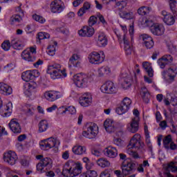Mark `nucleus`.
<instances>
[{
	"label": "nucleus",
	"instance_id": "obj_62",
	"mask_svg": "<svg viewBox=\"0 0 177 177\" xmlns=\"http://www.w3.org/2000/svg\"><path fill=\"white\" fill-rule=\"evenodd\" d=\"M62 158L64 160H68L70 158V152L68 151H66L62 153Z\"/></svg>",
	"mask_w": 177,
	"mask_h": 177
},
{
	"label": "nucleus",
	"instance_id": "obj_22",
	"mask_svg": "<svg viewBox=\"0 0 177 177\" xmlns=\"http://www.w3.org/2000/svg\"><path fill=\"white\" fill-rule=\"evenodd\" d=\"M78 34L80 37H93L95 34V29L91 26H84L81 30L78 31Z\"/></svg>",
	"mask_w": 177,
	"mask_h": 177
},
{
	"label": "nucleus",
	"instance_id": "obj_17",
	"mask_svg": "<svg viewBox=\"0 0 177 177\" xmlns=\"http://www.w3.org/2000/svg\"><path fill=\"white\" fill-rule=\"evenodd\" d=\"M176 69L169 68L167 71H164L162 73V75L165 80L167 82H172L175 80V77H176Z\"/></svg>",
	"mask_w": 177,
	"mask_h": 177
},
{
	"label": "nucleus",
	"instance_id": "obj_35",
	"mask_svg": "<svg viewBox=\"0 0 177 177\" xmlns=\"http://www.w3.org/2000/svg\"><path fill=\"white\" fill-rule=\"evenodd\" d=\"M21 78L23 81L25 82H30V81L32 80V75L31 73V71H26L22 73Z\"/></svg>",
	"mask_w": 177,
	"mask_h": 177
},
{
	"label": "nucleus",
	"instance_id": "obj_52",
	"mask_svg": "<svg viewBox=\"0 0 177 177\" xmlns=\"http://www.w3.org/2000/svg\"><path fill=\"white\" fill-rule=\"evenodd\" d=\"M3 50H9L10 49V41L9 40L4 41L1 44Z\"/></svg>",
	"mask_w": 177,
	"mask_h": 177
},
{
	"label": "nucleus",
	"instance_id": "obj_8",
	"mask_svg": "<svg viewBox=\"0 0 177 177\" xmlns=\"http://www.w3.org/2000/svg\"><path fill=\"white\" fill-rule=\"evenodd\" d=\"M37 53V46H32L26 49L21 53V57L26 62H35L36 58L34 55Z\"/></svg>",
	"mask_w": 177,
	"mask_h": 177
},
{
	"label": "nucleus",
	"instance_id": "obj_6",
	"mask_svg": "<svg viewBox=\"0 0 177 177\" xmlns=\"http://www.w3.org/2000/svg\"><path fill=\"white\" fill-rule=\"evenodd\" d=\"M53 165V161L50 158H44L37 165V171H39V174H44V172L51 169Z\"/></svg>",
	"mask_w": 177,
	"mask_h": 177
},
{
	"label": "nucleus",
	"instance_id": "obj_1",
	"mask_svg": "<svg viewBox=\"0 0 177 177\" xmlns=\"http://www.w3.org/2000/svg\"><path fill=\"white\" fill-rule=\"evenodd\" d=\"M82 172V165L80 162H75L74 160H68L64 166L62 175L59 177H75Z\"/></svg>",
	"mask_w": 177,
	"mask_h": 177
},
{
	"label": "nucleus",
	"instance_id": "obj_32",
	"mask_svg": "<svg viewBox=\"0 0 177 177\" xmlns=\"http://www.w3.org/2000/svg\"><path fill=\"white\" fill-rule=\"evenodd\" d=\"M119 16L121 19H124L125 20H132L135 19V15H133V12H132L120 11Z\"/></svg>",
	"mask_w": 177,
	"mask_h": 177
},
{
	"label": "nucleus",
	"instance_id": "obj_63",
	"mask_svg": "<svg viewBox=\"0 0 177 177\" xmlns=\"http://www.w3.org/2000/svg\"><path fill=\"white\" fill-rule=\"evenodd\" d=\"M85 13H86V11L82 7L77 12V16H79V17H82Z\"/></svg>",
	"mask_w": 177,
	"mask_h": 177
},
{
	"label": "nucleus",
	"instance_id": "obj_2",
	"mask_svg": "<svg viewBox=\"0 0 177 177\" xmlns=\"http://www.w3.org/2000/svg\"><path fill=\"white\" fill-rule=\"evenodd\" d=\"M145 143L142 142V136L139 133H136L133 138L130 140L129 145H127V153L133 157V158H139V154L136 151L132 150L136 149V150H145Z\"/></svg>",
	"mask_w": 177,
	"mask_h": 177
},
{
	"label": "nucleus",
	"instance_id": "obj_18",
	"mask_svg": "<svg viewBox=\"0 0 177 177\" xmlns=\"http://www.w3.org/2000/svg\"><path fill=\"white\" fill-rule=\"evenodd\" d=\"M3 159L5 162H7L9 165H15L16 161H17V155L15 151H10L4 154Z\"/></svg>",
	"mask_w": 177,
	"mask_h": 177
},
{
	"label": "nucleus",
	"instance_id": "obj_5",
	"mask_svg": "<svg viewBox=\"0 0 177 177\" xmlns=\"http://www.w3.org/2000/svg\"><path fill=\"white\" fill-rule=\"evenodd\" d=\"M145 24L147 27H150V31L153 35H162L165 31L164 26L161 24H153V21L149 19H145Z\"/></svg>",
	"mask_w": 177,
	"mask_h": 177
},
{
	"label": "nucleus",
	"instance_id": "obj_44",
	"mask_svg": "<svg viewBox=\"0 0 177 177\" xmlns=\"http://www.w3.org/2000/svg\"><path fill=\"white\" fill-rule=\"evenodd\" d=\"M22 18L20 15H14L10 17V24H16L17 23H20L21 21Z\"/></svg>",
	"mask_w": 177,
	"mask_h": 177
},
{
	"label": "nucleus",
	"instance_id": "obj_19",
	"mask_svg": "<svg viewBox=\"0 0 177 177\" xmlns=\"http://www.w3.org/2000/svg\"><path fill=\"white\" fill-rule=\"evenodd\" d=\"M79 103L82 106V107L89 106L90 104H92V94L89 93H84L80 97Z\"/></svg>",
	"mask_w": 177,
	"mask_h": 177
},
{
	"label": "nucleus",
	"instance_id": "obj_56",
	"mask_svg": "<svg viewBox=\"0 0 177 177\" xmlns=\"http://www.w3.org/2000/svg\"><path fill=\"white\" fill-rule=\"evenodd\" d=\"M66 111H68L69 114H75L77 109L74 106H68L66 108Z\"/></svg>",
	"mask_w": 177,
	"mask_h": 177
},
{
	"label": "nucleus",
	"instance_id": "obj_20",
	"mask_svg": "<svg viewBox=\"0 0 177 177\" xmlns=\"http://www.w3.org/2000/svg\"><path fill=\"white\" fill-rule=\"evenodd\" d=\"M162 16H163V21L167 26H174L175 24V15H171V13L167 12L166 10H162L161 12Z\"/></svg>",
	"mask_w": 177,
	"mask_h": 177
},
{
	"label": "nucleus",
	"instance_id": "obj_39",
	"mask_svg": "<svg viewBox=\"0 0 177 177\" xmlns=\"http://www.w3.org/2000/svg\"><path fill=\"white\" fill-rule=\"evenodd\" d=\"M12 109L13 105H11L10 103H8L7 105L4 106V117H10V115H12Z\"/></svg>",
	"mask_w": 177,
	"mask_h": 177
},
{
	"label": "nucleus",
	"instance_id": "obj_47",
	"mask_svg": "<svg viewBox=\"0 0 177 177\" xmlns=\"http://www.w3.org/2000/svg\"><path fill=\"white\" fill-rule=\"evenodd\" d=\"M26 86V89L24 91L25 95H26V96H31V93H32V91H34V86L30 83L27 84Z\"/></svg>",
	"mask_w": 177,
	"mask_h": 177
},
{
	"label": "nucleus",
	"instance_id": "obj_43",
	"mask_svg": "<svg viewBox=\"0 0 177 177\" xmlns=\"http://www.w3.org/2000/svg\"><path fill=\"white\" fill-rule=\"evenodd\" d=\"M171 143H172V136L168 135L163 139L164 147L166 148L167 150H169V145Z\"/></svg>",
	"mask_w": 177,
	"mask_h": 177
},
{
	"label": "nucleus",
	"instance_id": "obj_48",
	"mask_svg": "<svg viewBox=\"0 0 177 177\" xmlns=\"http://www.w3.org/2000/svg\"><path fill=\"white\" fill-rule=\"evenodd\" d=\"M32 19L41 24H44V23L46 21V19H45V18H44L42 16L36 14L32 15Z\"/></svg>",
	"mask_w": 177,
	"mask_h": 177
},
{
	"label": "nucleus",
	"instance_id": "obj_24",
	"mask_svg": "<svg viewBox=\"0 0 177 177\" xmlns=\"http://www.w3.org/2000/svg\"><path fill=\"white\" fill-rule=\"evenodd\" d=\"M104 127L109 133H111L113 132H115V129L117 128L115 127V122H114V120L111 119H106L104 122Z\"/></svg>",
	"mask_w": 177,
	"mask_h": 177
},
{
	"label": "nucleus",
	"instance_id": "obj_21",
	"mask_svg": "<svg viewBox=\"0 0 177 177\" xmlns=\"http://www.w3.org/2000/svg\"><path fill=\"white\" fill-rule=\"evenodd\" d=\"M8 126L13 133H21V126H20V123L17 119H12Z\"/></svg>",
	"mask_w": 177,
	"mask_h": 177
},
{
	"label": "nucleus",
	"instance_id": "obj_45",
	"mask_svg": "<svg viewBox=\"0 0 177 177\" xmlns=\"http://www.w3.org/2000/svg\"><path fill=\"white\" fill-rule=\"evenodd\" d=\"M112 2H115L116 6H119L122 9H124L128 4V0H109Z\"/></svg>",
	"mask_w": 177,
	"mask_h": 177
},
{
	"label": "nucleus",
	"instance_id": "obj_58",
	"mask_svg": "<svg viewBox=\"0 0 177 177\" xmlns=\"http://www.w3.org/2000/svg\"><path fill=\"white\" fill-rule=\"evenodd\" d=\"M97 18L99 19L100 23L103 24V26H107V21H106V19H104V17H103V15L99 14L97 15Z\"/></svg>",
	"mask_w": 177,
	"mask_h": 177
},
{
	"label": "nucleus",
	"instance_id": "obj_4",
	"mask_svg": "<svg viewBox=\"0 0 177 177\" xmlns=\"http://www.w3.org/2000/svg\"><path fill=\"white\" fill-rule=\"evenodd\" d=\"M83 129L82 136L87 139H95L99 133V127L93 122L86 123Z\"/></svg>",
	"mask_w": 177,
	"mask_h": 177
},
{
	"label": "nucleus",
	"instance_id": "obj_57",
	"mask_svg": "<svg viewBox=\"0 0 177 177\" xmlns=\"http://www.w3.org/2000/svg\"><path fill=\"white\" fill-rule=\"evenodd\" d=\"M129 32L130 34V37L131 38V42H132V41H133V34L135 32V29L133 28V25H131L129 26Z\"/></svg>",
	"mask_w": 177,
	"mask_h": 177
},
{
	"label": "nucleus",
	"instance_id": "obj_15",
	"mask_svg": "<svg viewBox=\"0 0 177 177\" xmlns=\"http://www.w3.org/2000/svg\"><path fill=\"white\" fill-rule=\"evenodd\" d=\"M73 81L77 88H84L88 84V77L85 75L78 73L73 76Z\"/></svg>",
	"mask_w": 177,
	"mask_h": 177
},
{
	"label": "nucleus",
	"instance_id": "obj_31",
	"mask_svg": "<svg viewBox=\"0 0 177 177\" xmlns=\"http://www.w3.org/2000/svg\"><path fill=\"white\" fill-rule=\"evenodd\" d=\"M140 92L144 102L149 103L150 100V93L149 92V90H147V88L145 86L142 87Z\"/></svg>",
	"mask_w": 177,
	"mask_h": 177
},
{
	"label": "nucleus",
	"instance_id": "obj_23",
	"mask_svg": "<svg viewBox=\"0 0 177 177\" xmlns=\"http://www.w3.org/2000/svg\"><path fill=\"white\" fill-rule=\"evenodd\" d=\"M109 41L107 40V37L106 34L103 32H100L97 37V45L100 48H104L107 46Z\"/></svg>",
	"mask_w": 177,
	"mask_h": 177
},
{
	"label": "nucleus",
	"instance_id": "obj_11",
	"mask_svg": "<svg viewBox=\"0 0 177 177\" xmlns=\"http://www.w3.org/2000/svg\"><path fill=\"white\" fill-rule=\"evenodd\" d=\"M132 104V100L128 97H124L120 106L116 109V113L119 115L125 114L129 110L131 105Z\"/></svg>",
	"mask_w": 177,
	"mask_h": 177
},
{
	"label": "nucleus",
	"instance_id": "obj_46",
	"mask_svg": "<svg viewBox=\"0 0 177 177\" xmlns=\"http://www.w3.org/2000/svg\"><path fill=\"white\" fill-rule=\"evenodd\" d=\"M170 10L172 12L174 17L177 16V9H176V1L169 0Z\"/></svg>",
	"mask_w": 177,
	"mask_h": 177
},
{
	"label": "nucleus",
	"instance_id": "obj_49",
	"mask_svg": "<svg viewBox=\"0 0 177 177\" xmlns=\"http://www.w3.org/2000/svg\"><path fill=\"white\" fill-rule=\"evenodd\" d=\"M37 37L39 41H41L42 39H49V38H50V35L45 32H40L38 33Z\"/></svg>",
	"mask_w": 177,
	"mask_h": 177
},
{
	"label": "nucleus",
	"instance_id": "obj_40",
	"mask_svg": "<svg viewBox=\"0 0 177 177\" xmlns=\"http://www.w3.org/2000/svg\"><path fill=\"white\" fill-rule=\"evenodd\" d=\"M11 46L15 49H18L19 50H20V49H23L24 46L20 41H19V39H13L12 40H11Z\"/></svg>",
	"mask_w": 177,
	"mask_h": 177
},
{
	"label": "nucleus",
	"instance_id": "obj_29",
	"mask_svg": "<svg viewBox=\"0 0 177 177\" xmlns=\"http://www.w3.org/2000/svg\"><path fill=\"white\" fill-rule=\"evenodd\" d=\"M72 151L73 154L76 156H84V154H86V147L85 146L76 145L72 148Z\"/></svg>",
	"mask_w": 177,
	"mask_h": 177
},
{
	"label": "nucleus",
	"instance_id": "obj_41",
	"mask_svg": "<svg viewBox=\"0 0 177 177\" xmlns=\"http://www.w3.org/2000/svg\"><path fill=\"white\" fill-rule=\"evenodd\" d=\"M111 69L109 66H102L98 69V74L100 77H103L106 74H110Z\"/></svg>",
	"mask_w": 177,
	"mask_h": 177
},
{
	"label": "nucleus",
	"instance_id": "obj_14",
	"mask_svg": "<svg viewBox=\"0 0 177 177\" xmlns=\"http://www.w3.org/2000/svg\"><path fill=\"white\" fill-rule=\"evenodd\" d=\"M100 91L102 93H106L107 95H113V93H117V88L115 84L111 81H107L100 88Z\"/></svg>",
	"mask_w": 177,
	"mask_h": 177
},
{
	"label": "nucleus",
	"instance_id": "obj_13",
	"mask_svg": "<svg viewBox=\"0 0 177 177\" xmlns=\"http://www.w3.org/2000/svg\"><path fill=\"white\" fill-rule=\"evenodd\" d=\"M64 2L62 0H54L50 4L52 13H62L65 9Z\"/></svg>",
	"mask_w": 177,
	"mask_h": 177
},
{
	"label": "nucleus",
	"instance_id": "obj_50",
	"mask_svg": "<svg viewBox=\"0 0 177 177\" xmlns=\"http://www.w3.org/2000/svg\"><path fill=\"white\" fill-rule=\"evenodd\" d=\"M88 23L89 27H93V26L97 23V18L93 15L88 19Z\"/></svg>",
	"mask_w": 177,
	"mask_h": 177
},
{
	"label": "nucleus",
	"instance_id": "obj_25",
	"mask_svg": "<svg viewBox=\"0 0 177 177\" xmlns=\"http://www.w3.org/2000/svg\"><path fill=\"white\" fill-rule=\"evenodd\" d=\"M70 67H81V56L78 54H73L68 61Z\"/></svg>",
	"mask_w": 177,
	"mask_h": 177
},
{
	"label": "nucleus",
	"instance_id": "obj_36",
	"mask_svg": "<svg viewBox=\"0 0 177 177\" xmlns=\"http://www.w3.org/2000/svg\"><path fill=\"white\" fill-rule=\"evenodd\" d=\"M56 46H57V42L54 41L53 44L48 47L47 53L49 56H55L56 55Z\"/></svg>",
	"mask_w": 177,
	"mask_h": 177
},
{
	"label": "nucleus",
	"instance_id": "obj_42",
	"mask_svg": "<svg viewBox=\"0 0 177 177\" xmlns=\"http://www.w3.org/2000/svg\"><path fill=\"white\" fill-rule=\"evenodd\" d=\"M166 171L177 173V162H171L166 167Z\"/></svg>",
	"mask_w": 177,
	"mask_h": 177
},
{
	"label": "nucleus",
	"instance_id": "obj_16",
	"mask_svg": "<svg viewBox=\"0 0 177 177\" xmlns=\"http://www.w3.org/2000/svg\"><path fill=\"white\" fill-rule=\"evenodd\" d=\"M139 118H133L131 121L127 124V131L131 133H136L139 131Z\"/></svg>",
	"mask_w": 177,
	"mask_h": 177
},
{
	"label": "nucleus",
	"instance_id": "obj_3",
	"mask_svg": "<svg viewBox=\"0 0 177 177\" xmlns=\"http://www.w3.org/2000/svg\"><path fill=\"white\" fill-rule=\"evenodd\" d=\"M47 73L50 75L53 80H59L60 78H66L67 73L66 69L62 68V65L59 64H53L48 66Z\"/></svg>",
	"mask_w": 177,
	"mask_h": 177
},
{
	"label": "nucleus",
	"instance_id": "obj_38",
	"mask_svg": "<svg viewBox=\"0 0 177 177\" xmlns=\"http://www.w3.org/2000/svg\"><path fill=\"white\" fill-rule=\"evenodd\" d=\"M97 164L101 168H106V167H110V162L104 158H101L97 160Z\"/></svg>",
	"mask_w": 177,
	"mask_h": 177
},
{
	"label": "nucleus",
	"instance_id": "obj_33",
	"mask_svg": "<svg viewBox=\"0 0 177 177\" xmlns=\"http://www.w3.org/2000/svg\"><path fill=\"white\" fill-rule=\"evenodd\" d=\"M142 67L147 73L149 77H153L154 75V71H153V68L151 67V64H150V63L147 62H143Z\"/></svg>",
	"mask_w": 177,
	"mask_h": 177
},
{
	"label": "nucleus",
	"instance_id": "obj_30",
	"mask_svg": "<svg viewBox=\"0 0 177 177\" xmlns=\"http://www.w3.org/2000/svg\"><path fill=\"white\" fill-rule=\"evenodd\" d=\"M13 91L12 87L5 83H0V93L6 95V96L12 95Z\"/></svg>",
	"mask_w": 177,
	"mask_h": 177
},
{
	"label": "nucleus",
	"instance_id": "obj_28",
	"mask_svg": "<svg viewBox=\"0 0 177 177\" xmlns=\"http://www.w3.org/2000/svg\"><path fill=\"white\" fill-rule=\"evenodd\" d=\"M44 97L49 102H55L60 97V93L57 91H46L44 93Z\"/></svg>",
	"mask_w": 177,
	"mask_h": 177
},
{
	"label": "nucleus",
	"instance_id": "obj_60",
	"mask_svg": "<svg viewBox=\"0 0 177 177\" xmlns=\"http://www.w3.org/2000/svg\"><path fill=\"white\" fill-rule=\"evenodd\" d=\"M113 143L116 146H122V140L121 138H114Z\"/></svg>",
	"mask_w": 177,
	"mask_h": 177
},
{
	"label": "nucleus",
	"instance_id": "obj_64",
	"mask_svg": "<svg viewBox=\"0 0 177 177\" xmlns=\"http://www.w3.org/2000/svg\"><path fill=\"white\" fill-rule=\"evenodd\" d=\"M100 177H111L110 173H109L107 171H102Z\"/></svg>",
	"mask_w": 177,
	"mask_h": 177
},
{
	"label": "nucleus",
	"instance_id": "obj_53",
	"mask_svg": "<svg viewBox=\"0 0 177 177\" xmlns=\"http://www.w3.org/2000/svg\"><path fill=\"white\" fill-rule=\"evenodd\" d=\"M162 59L163 60L165 61L166 63H172V62L174 61V58L172 57V56H171V55H164Z\"/></svg>",
	"mask_w": 177,
	"mask_h": 177
},
{
	"label": "nucleus",
	"instance_id": "obj_7",
	"mask_svg": "<svg viewBox=\"0 0 177 177\" xmlns=\"http://www.w3.org/2000/svg\"><path fill=\"white\" fill-rule=\"evenodd\" d=\"M60 141L57 138H49L40 142L41 150H49L53 147H59Z\"/></svg>",
	"mask_w": 177,
	"mask_h": 177
},
{
	"label": "nucleus",
	"instance_id": "obj_55",
	"mask_svg": "<svg viewBox=\"0 0 177 177\" xmlns=\"http://www.w3.org/2000/svg\"><path fill=\"white\" fill-rule=\"evenodd\" d=\"M87 176L88 177H97V172L94 170H88L87 171Z\"/></svg>",
	"mask_w": 177,
	"mask_h": 177
},
{
	"label": "nucleus",
	"instance_id": "obj_10",
	"mask_svg": "<svg viewBox=\"0 0 177 177\" xmlns=\"http://www.w3.org/2000/svg\"><path fill=\"white\" fill-rule=\"evenodd\" d=\"M88 60L91 64H100L104 61V53L101 51L99 53L94 51L88 55Z\"/></svg>",
	"mask_w": 177,
	"mask_h": 177
},
{
	"label": "nucleus",
	"instance_id": "obj_54",
	"mask_svg": "<svg viewBox=\"0 0 177 177\" xmlns=\"http://www.w3.org/2000/svg\"><path fill=\"white\" fill-rule=\"evenodd\" d=\"M158 66H160V68H165V66H167V62L164 60L162 58H160L158 60Z\"/></svg>",
	"mask_w": 177,
	"mask_h": 177
},
{
	"label": "nucleus",
	"instance_id": "obj_61",
	"mask_svg": "<svg viewBox=\"0 0 177 177\" xmlns=\"http://www.w3.org/2000/svg\"><path fill=\"white\" fill-rule=\"evenodd\" d=\"M82 8L86 12V10H89V9H91V4L89 3V2L86 1L84 3Z\"/></svg>",
	"mask_w": 177,
	"mask_h": 177
},
{
	"label": "nucleus",
	"instance_id": "obj_26",
	"mask_svg": "<svg viewBox=\"0 0 177 177\" xmlns=\"http://www.w3.org/2000/svg\"><path fill=\"white\" fill-rule=\"evenodd\" d=\"M104 154L109 158H115L118 156V151L115 147H108L104 149Z\"/></svg>",
	"mask_w": 177,
	"mask_h": 177
},
{
	"label": "nucleus",
	"instance_id": "obj_37",
	"mask_svg": "<svg viewBox=\"0 0 177 177\" xmlns=\"http://www.w3.org/2000/svg\"><path fill=\"white\" fill-rule=\"evenodd\" d=\"M49 124L46 120H42L39 123V131L45 132L48 129Z\"/></svg>",
	"mask_w": 177,
	"mask_h": 177
},
{
	"label": "nucleus",
	"instance_id": "obj_59",
	"mask_svg": "<svg viewBox=\"0 0 177 177\" xmlns=\"http://www.w3.org/2000/svg\"><path fill=\"white\" fill-rule=\"evenodd\" d=\"M32 78L34 80L35 78H38L39 77V71L38 70L31 71Z\"/></svg>",
	"mask_w": 177,
	"mask_h": 177
},
{
	"label": "nucleus",
	"instance_id": "obj_34",
	"mask_svg": "<svg viewBox=\"0 0 177 177\" xmlns=\"http://www.w3.org/2000/svg\"><path fill=\"white\" fill-rule=\"evenodd\" d=\"M151 8L147 6H142L138 9V13L140 16H146V15H149Z\"/></svg>",
	"mask_w": 177,
	"mask_h": 177
},
{
	"label": "nucleus",
	"instance_id": "obj_12",
	"mask_svg": "<svg viewBox=\"0 0 177 177\" xmlns=\"http://www.w3.org/2000/svg\"><path fill=\"white\" fill-rule=\"evenodd\" d=\"M136 165L132 162H124L122 164V172L123 176H128V175H131V174H133L135 172V168Z\"/></svg>",
	"mask_w": 177,
	"mask_h": 177
},
{
	"label": "nucleus",
	"instance_id": "obj_27",
	"mask_svg": "<svg viewBox=\"0 0 177 177\" xmlns=\"http://www.w3.org/2000/svg\"><path fill=\"white\" fill-rule=\"evenodd\" d=\"M141 38L147 49H151V48L154 46V41H153V38H151V37H150L149 35L143 34L141 35Z\"/></svg>",
	"mask_w": 177,
	"mask_h": 177
},
{
	"label": "nucleus",
	"instance_id": "obj_51",
	"mask_svg": "<svg viewBox=\"0 0 177 177\" xmlns=\"http://www.w3.org/2000/svg\"><path fill=\"white\" fill-rule=\"evenodd\" d=\"M131 81H132V79L131 78V76L126 75V78L124 79L123 86L124 88H129L131 86Z\"/></svg>",
	"mask_w": 177,
	"mask_h": 177
},
{
	"label": "nucleus",
	"instance_id": "obj_9",
	"mask_svg": "<svg viewBox=\"0 0 177 177\" xmlns=\"http://www.w3.org/2000/svg\"><path fill=\"white\" fill-rule=\"evenodd\" d=\"M118 39L120 44H124V50L126 52V55H131L132 54V44L129 42V38L128 37V35L124 34L122 37L121 35L117 34Z\"/></svg>",
	"mask_w": 177,
	"mask_h": 177
}]
</instances>
